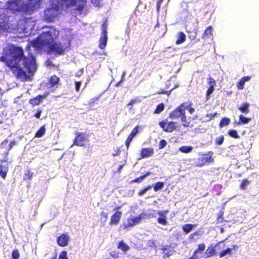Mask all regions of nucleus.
Masks as SVG:
<instances>
[{
  "label": "nucleus",
  "mask_w": 259,
  "mask_h": 259,
  "mask_svg": "<svg viewBox=\"0 0 259 259\" xmlns=\"http://www.w3.org/2000/svg\"><path fill=\"white\" fill-rule=\"evenodd\" d=\"M208 84L209 86H212L214 87V86L216 85V82L215 80L212 77H210L208 78Z\"/></svg>",
  "instance_id": "obj_52"
},
{
  "label": "nucleus",
  "mask_w": 259,
  "mask_h": 259,
  "mask_svg": "<svg viewBox=\"0 0 259 259\" xmlns=\"http://www.w3.org/2000/svg\"><path fill=\"white\" fill-rule=\"evenodd\" d=\"M49 93H45L43 95H38L37 96L29 99V103L33 107L39 105L42 101L46 98Z\"/></svg>",
  "instance_id": "obj_11"
},
{
  "label": "nucleus",
  "mask_w": 259,
  "mask_h": 259,
  "mask_svg": "<svg viewBox=\"0 0 259 259\" xmlns=\"http://www.w3.org/2000/svg\"><path fill=\"white\" fill-rule=\"evenodd\" d=\"M102 34H107V23L104 22L102 25Z\"/></svg>",
  "instance_id": "obj_45"
},
{
  "label": "nucleus",
  "mask_w": 259,
  "mask_h": 259,
  "mask_svg": "<svg viewBox=\"0 0 259 259\" xmlns=\"http://www.w3.org/2000/svg\"><path fill=\"white\" fill-rule=\"evenodd\" d=\"M164 109V104L163 103H160L157 105L154 111V114H159Z\"/></svg>",
  "instance_id": "obj_38"
},
{
  "label": "nucleus",
  "mask_w": 259,
  "mask_h": 259,
  "mask_svg": "<svg viewBox=\"0 0 259 259\" xmlns=\"http://www.w3.org/2000/svg\"><path fill=\"white\" fill-rule=\"evenodd\" d=\"M152 174V172L150 171H147L146 172L144 175H142L144 179H145L146 177L151 175Z\"/></svg>",
  "instance_id": "obj_63"
},
{
  "label": "nucleus",
  "mask_w": 259,
  "mask_h": 259,
  "mask_svg": "<svg viewBox=\"0 0 259 259\" xmlns=\"http://www.w3.org/2000/svg\"><path fill=\"white\" fill-rule=\"evenodd\" d=\"M75 138L73 140V145L82 147L85 145L88 141V136L85 133L76 132Z\"/></svg>",
  "instance_id": "obj_9"
},
{
  "label": "nucleus",
  "mask_w": 259,
  "mask_h": 259,
  "mask_svg": "<svg viewBox=\"0 0 259 259\" xmlns=\"http://www.w3.org/2000/svg\"><path fill=\"white\" fill-rule=\"evenodd\" d=\"M55 30H49L42 32L39 35L44 45L49 47L57 38L55 34Z\"/></svg>",
  "instance_id": "obj_6"
},
{
  "label": "nucleus",
  "mask_w": 259,
  "mask_h": 259,
  "mask_svg": "<svg viewBox=\"0 0 259 259\" xmlns=\"http://www.w3.org/2000/svg\"><path fill=\"white\" fill-rule=\"evenodd\" d=\"M193 147L191 146H183L179 148V150L184 153H188L192 151Z\"/></svg>",
  "instance_id": "obj_34"
},
{
  "label": "nucleus",
  "mask_w": 259,
  "mask_h": 259,
  "mask_svg": "<svg viewBox=\"0 0 259 259\" xmlns=\"http://www.w3.org/2000/svg\"><path fill=\"white\" fill-rule=\"evenodd\" d=\"M250 183V181L247 179H244L240 185V188L242 190H246V187Z\"/></svg>",
  "instance_id": "obj_40"
},
{
  "label": "nucleus",
  "mask_w": 259,
  "mask_h": 259,
  "mask_svg": "<svg viewBox=\"0 0 259 259\" xmlns=\"http://www.w3.org/2000/svg\"><path fill=\"white\" fill-rule=\"evenodd\" d=\"M213 161V159L211 155L208 154H204L201 157L198 158V163L197 166L201 167L207 163H209Z\"/></svg>",
  "instance_id": "obj_13"
},
{
  "label": "nucleus",
  "mask_w": 259,
  "mask_h": 259,
  "mask_svg": "<svg viewBox=\"0 0 259 259\" xmlns=\"http://www.w3.org/2000/svg\"><path fill=\"white\" fill-rule=\"evenodd\" d=\"M244 84H245L244 81L242 79V78H241L239 80V81H238V82L237 83V87L238 89H239V90H242V89H243L244 88Z\"/></svg>",
  "instance_id": "obj_47"
},
{
  "label": "nucleus",
  "mask_w": 259,
  "mask_h": 259,
  "mask_svg": "<svg viewBox=\"0 0 259 259\" xmlns=\"http://www.w3.org/2000/svg\"><path fill=\"white\" fill-rule=\"evenodd\" d=\"M41 111V109H38L36 112L34 114V117L37 118H39L40 117Z\"/></svg>",
  "instance_id": "obj_59"
},
{
  "label": "nucleus",
  "mask_w": 259,
  "mask_h": 259,
  "mask_svg": "<svg viewBox=\"0 0 259 259\" xmlns=\"http://www.w3.org/2000/svg\"><path fill=\"white\" fill-rule=\"evenodd\" d=\"M51 8L45 10V19L49 22H53L57 16V12L63 8H68L77 5L76 0H50Z\"/></svg>",
  "instance_id": "obj_2"
},
{
  "label": "nucleus",
  "mask_w": 259,
  "mask_h": 259,
  "mask_svg": "<svg viewBox=\"0 0 259 259\" xmlns=\"http://www.w3.org/2000/svg\"><path fill=\"white\" fill-rule=\"evenodd\" d=\"M46 125H43L41 126L39 129L36 132L34 137L35 138H41L43 137L46 133Z\"/></svg>",
  "instance_id": "obj_23"
},
{
  "label": "nucleus",
  "mask_w": 259,
  "mask_h": 259,
  "mask_svg": "<svg viewBox=\"0 0 259 259\" xmlns=\"http://www.w3.org/2000/svg\"><path fill=\"white\" fill-rule=\"evenodd\" d=\"M99 98H100V97L98 96V97H96L91 99L89 101V102L88 103V105L90 106H92L96 101H97L99 100Z\"/></svg>",
  "instance_id": "obj_53"
},
{
  "label": "nucleus",
  "mask_w": 259,
  "mask_h": 259,
  "mask_svg": "<svg viewBox=\"0 0 259 259\" xmlns=\"http://www.w3.org/2000/svg\"><path fill=\"white\" fill-rule=\"evenodd\" d=\"M218 115V113H209V114H207L206 115V117H208L209 118V119H208V121L212 119L215 116H216L217 115Z\"/></svg>",
  "instance_id": "obj_57"
},
{
  "label": "nucleus",
  "mask_w": 259,
  "mask_h": 259,
  "mask_svg": "<svg viewBox=\"0 0 259 259\" xmlns=\"http://www.w3.org/2000/svg\"><path fill=\"white\" fill-rule=\"evenodd\" d=\"M32 47L36 51H39L45 47L39 35L31 40L26 47L28 56L25 57L21 48L10 46L3 50L0 60L12 71L14 76L23 81L29 77L27 73L32 74L36 68L35 59L31 51Z\"/></svg>",
  "instance_id": "obj_1"
},
{
  "label": "nucleus",
  "mask_w": 259,
  "mask_h": 259,
  "mask_svg": "<svg viewBox=\"0 0 259 259\" xmlns=\"http://www.w3.org/2000/svg\"><path fill=\"white\" fill-rule=\"evenodd\" d=\"M21 0H10L6 4V9L13 14L22 13Z\"/></svg>",
  "instance_id": "obj_7"
},
{
  "label": "nucleus",
  "mask_w": 259,
  "mask_h": 259,
  "mask_svg": "<svg viewBox=\"0 0 259 259\" xmlns=\"http://www.w3.org/2000/svg\"><path fill=\"white\" fill-rule=\"evenodd\" d=\"M202 257V255H196L195 253H193L192 255L189 257L188 259H199Z\"/></svg>",
  "instance_id": "obj_60"
},
{
  "label": "nucleus",
  "mask_w": 259,
  "mask_h": 259,
  "mask_svg": "<svg viewBox=\"0 0 259 259\" xmlns=\"http://www.w3.org/2000/svg\"><path fill=\"white\" fill-rule=\"evenodd\" d=\"M65 41L63 43L60 41H54L48 47V53L57 55L64 54L66 50L69 49L71 45V39L70 38L66 39Z\"/></svg>",
  "instance_id": "obj_3"
},
{
  "label": "nucleus",
  "mask_w": 259,
  "mask_h": 259,
  "mask_svg": "<svg viewBox=\"0 0 259 259\" xmlns=\"http://www.w3.org/2000/svg\"><path fill=\"white\" fill-rule=\"evenodd\" d=\"M159 125L163 131L167 133H171L177 128V123L168 121V118L160 121Z\"/></svg>",
  "instance_id": "obj_8"
},
{
  "label": "nucleus",
  "mask_w": 259,
  "mask_h": 259,
  "mask_svg": "<svg viewBox=\"0 0 259 259\" xmlns=\"http://www.w3.org/2000/svg\"><path fill=\"white\" fill-rule=\"evenodd\" d=\"M137 102V100H136V99H132L126 105L127 106H130L132 105H133V104L135 103L136 102Z\"/></svg>",
  "instance_id": "obj_61"
},
{
  "label": "nucleus",
  "mask_w": 259,
  "mask_h": 259,
  "mask_svg": "<svg viewBox=\"0 0 259 259\" xmlns=\"http://www.w3.org/2000/svg\"><path fill=\"white\" fill-rule=\"evenodd\" d=\"M81 85V81H77L75 82V91L78 92L80 90V88Z\"/></svg>",
  "instance_id": "obj_54"
},
{
  "label": "nucleus",
  "mask_w": 259,
  "mask_h": 259,
  "mask_svg": "<svg viewBox=\"0 0 259 259\" xmlns=\"http://www.w3.org/2000/svg\"><path fill=\"white\" fill-rule=\"evenodd\" d=\"M42 0H21L22 13L24 14H32L36 9L39 8Z\"/></svg>",
  "instance_id": "obj_4"
},
{
  "label": "nucleus",
  "mask_w": 259,
  "mask_h": 259,
  "mask_svg": "<svg viewBox=\"0 0 259 259\" xmlns=\"http://www.w3.org/2000/svg\"><path fill=\"white\" fill-rule=\"evenodd\" d=\"M195 227V225L194 224H186L182 226V230L185 233V234H188Z\"/></svg>",
  "instance_id": "obj_30"
},
{
  "label": "nucleus",
  "mask_w": 259,
  "mask_h": 259,
  "mask_svg": "<svg viewBox=\"0 0 259 259\" xmlns=\"http://www.w3.org/2000/svg\"><path fill=\"white\" fill-rule=\"evenodd\" d=\"M228 134L231 137L235 138V139H238L239 138V136L238 134V133L237 131L235 130H230L228 131Z\"/></svg>",
  "instance_id": "obj_42"
},
{
  "label": "nucleus",
  "mask_w": 259,
  "mask_h": 259,
  "mask_svg": "<svg viewBox=\"0 0 259 259\" xmlns=\"http://www.w3.org/2000/svg\"><path fill=\"white\" fill-rule=\"evenodd\" d=\"M198 235V232H195L194 233L191 234L189 236V238L190 239H193L195 235Z\"/></svg>",
  "instance_id": "obj_64"
},
{
  "label": "nucleus",
  "mask_w": 259,
  "mask_h": 259,
  "mask_svg": "<svg viewBox=\"0 0 259 259\" xmlns=\"http://www.w3.org/2000/svg\"><path fill=\"white\" fill-rule=\"evenodd\" d=\"M12 258L13 259H19L20 257V254L18 249H14L13 250L12 253Z\"/></svg>",
  "instance_id": "obj_46"
},
{
  "label": "nucleus",
  "mask_w": 259,
  "mask_h": 259,
  "mask_svg": "<svg viewBox=\"0 0 259 259\" xmlns=\"http://www.w3.org/2000/svg\"><path fill=\"white\" fill-rule=\"evenodd\" d=\"M151 188H152L151 186L148 185V186H147L146 187L144 188V189L140 190L138 192V195L139 196H140L143 195L148 190H149L150 189H151Z\"/></svg>",
  "instance_id": "obj_43"
},
{
  "label": "nucleus",
  "mask_w": 259,
  "mask_h": 259,
  "mask_svg": "<svg viewBox=\"0 0 259 259\" xmlns=\"http://www.w3.org/2000/svg\"><path fill=\"white\" fill-rule=\"evenodd\" d=\"M57 241L59 246L64 247L68 244L69 237L66 234H62L57 238Z\"/></svg>",
  "instance_id": "obj_17"
},
{
  "label": "nucleus",
  "mask_w": 259,
  "mask_h": 259,
  "mask_svg": "<svg viewBox=\"0 0 259 259\" xmlns=\"http://www.w3.org/2000/svg\"><path fill=\"white\" fill-rule=\"evenodd\" d=\"M0 26L3 31L7 30L10 28L9 17L4 13L0 14Z\"/></svg>",
  "instance_id": "obj_12"
},
{
  "label": "nucleus",
  "mask_w": 259,
  "mask_h": 259,
  "mask_svg": "<svg viewBox=\"0 0 259 259\" xmlns=\"http://www.w3.org/2000/svg\"><path fill=\"white\" fill-rule=\"evenodd\" d=\"M108 214L107 212L104 211L101 212L100 219L103 224H104L106 222L108 219Z\"/></svg>",
  "instance_id": "obj_41"
},
{
  "label": "nucleus",
  "mask_w": 259,
  "mask_h": 259,
  "mask_svg": "<svg viewBox=\"0 0 259 259\" xmlns=\"http://www.w3.org/2000/svg\"><path fill=\"white\" fill-rule=\"evenodd\" d=\"M205 245L204 243H202L198 244L197 248L194 251V253L196 255H201L205 249Z\"/></svg>",
  "instance_id": "obj_24"
},
{
  "label": "nucleus",
  "mask_w": 259,
  "mask_h": 259,
  "mask_svg": "<svg viewBox=\"0 0 259 259\" xmlns=\"http://www.w3.org/2000/svg\"><path fill=\"white\" fill-rule=\"evenodd\" d=\"M249 104L245 102L243 103L242 105L238 108V109L242 112L244 114H247L249 112Z\"/></svg>",
  "instance_id": "obj_28"
},
{
  "label": "nucleus",
  "mask_w": 259,
  "mask_h": 259,
  "mask_svg": "<svg viewBox=\"0 0 259 259\" xmlns=\"http://www.w3.org/2000/svg\"><path fill=\"white\" fill-rule=\"evenodd\" d=\"M224 140V137L223 136H221L217 137L215 140V143L217 145H221Z\"/></svg>",
  "instance_id": "obj_44"
},
{
  "label": "nucleus",
  "mask_w": 259,
  "mask_h": 259,
  "mask_svg": "<svg viewBox=\"0 0 259 259\" xmlns=\"http://www.w3.org/2000/svg\"><path fill=\"white\" fill-rule=\"evenodd\" d=\"M60 81V79L59 77L57 75H54L51 76L49 79V84H50V87L52 88L57 86L59 84Z\"/></svg>",
  "instance_id": "obj_20"
},
{
  "label": "nucleus",
  "mask_w": 259,
  "mask_h": 259,
  "mask_svg": "<svg viewBox=\"0 0 259 259\" xmlns=\"http://www.w3.org/2000/svg\"><path fill=\"white\" fill-rule=\"evenodd\" d=\"M164 0H157L156 2V9L158 12L160 11L161 5Z\"/></svg>",
  "instance_id": "obj_55"
},
{
  "label": "nucleus",
  "mask_w": 259,
  "mask_h": 259,
  "mask_svg": "<svg viewBox=\"0 0 259 259\" xmlns=\"http://www.w3.org/2000/svg\"><path fill=\"white\" fill-rule=\"evenodd\" d=\"M230 122V119L229 118L224 117L223 118L220 122L219 126L222 128L224 126H227L229 124Z\"/></svg>",
  "instance_id": "obj_35"
},
{
  "label": "nucleus",
  "mask_w": 259,
  "mask_h": 259,
  "mask_svg": "<svg viewBox=\"0 0 259 259\" xmlns=\"http://www.w3.org/2000/svg\"><path fill=\"white\" fill-rule=\"evenodd\" d=\"M164 187V183L162 182H156L153 186L154 190L155 192L162 189Z\"/></svg>",
  "instance_id": "obj_37"
},
{
  "label": "nucleus",
  "mask_w": 259,
  "mask_h": 259,
  "mask_svg": "<svg viewBox=\"0 0 259 259\" xmlns=\"http://www.w3.org/2000/svg\"><path fill=\"white\" fill-rule=\"evenodd\" d=\"M186 36L183 32H180L178 34L177 39L176 41V45H180L186 41Z\"/></svg>",
  "instance_id": "obj_25"
},
{
  "label": "nucleus",
  "mask_w": 259,
  "mask_h": 259,
  "mask_svg": "<svg viewBox=\"0 0 259 259\" xmlns=\"http://www.w3.org/2000/svg\"><path fill=\"white\" fill-rule=\"evenodd\" d=\"M227 254L232 255V249L230 248H227L220 252L219 256L220 257H223L226 255Z\"/></svg>",
  "instance_id": "obj_36"
},
{
  "label": "nucleus",
  "mask_w": 259,
  "mask_h": 259,
  "mask_svg": "<svg viewBox=\"0 0 259 259\" xmlns=\"http://www.w3.org/2000/svg\"><path fill=\"white\" fill-rule=\"evenodd\" d=\"M110 255L114 259H118L119 258L118 253L114 251L110 252Z\"/></svg>",
  "instance_id": "obj_58"
},
{
  "label": "nucleus",
  "mask_w": 259,
  "mask_h": 259,
  "mask_svg": "<svg viewBox=\"0 0 259 259\" xmlns=\"http://www.w3.org/2000/svg\"><path fill=\"white\" fill-rule=\"evenodd\" d=\"M59 259H68L66 251H62L59 256Z\"/></svg>",
  "instance_id": "obj_49"
},
{
  "label": "nucleus",
  "mask_w": 259,
  "mask_h": 259,
  "mask_svg": "<svg viewBox=\"0 0 259 259\" xmlns=\"http://www.w3.org/2000/svg\"><path fill=\"white\" fill-rule=\"evenodd\" d=\"M117 248L121 249L124 252L127 251L130 249L129 246L123 240L119 242Z\"/></svg>",
  "instance_id": "obj_29"
},
{
  "label": "nucleus",
  "mask_w": 259,
  "mask_h": 259,
  "mask_svg": "<svg viewBox=\"0 0 259 259\" xmlns=\"http://www.w3.org/2000/svg\"><path fill=\"white\" fill-rule=\"evenodd\" d=\"M8 169V166L3 165L2 164H0V176L3 179H5L6 178Z\"/></svg>",
  "instance_id": "obj_26"
},
{
  "label": "nucleus",
  "mask_w": 259,
  "mask_h": 259,
  "mask_svg": "<svg viewBox=\"0 0 259 259\" xmlns=\"http://www.w3.org/2000/svg\"><path fill=\"white\" fill-rule=\"evenodd\" d=\"M173 89H170L169 91H165L163 89H160L158 92V94H165L168 96L170 95L171 92L173 90Z\"/></svg>",
  "instance_id": "obj_48"
},
{
  "label": "nucleus",
  "mask_w": 259,
  "mask_h": 259,
  "mask_svg": "<svg viewBox=\"0 0 259 259\" xmlns=\"http://www.w3.org/2000/svg\"><path fill=\"white\" fill-rule=\"evenodd\" d=\"M33 172L31 171L30 168H27L25 170L23 176V180L24 181H28L32 180L33 176Z\"/></svg>",
  "instance_id": "obj_21"
},
{
  "label": "nucleus",
  "mask_w": 259,
  "mask_h": 259,
  "mask_svg": "<svg viewBox=\"0 0 259 259\" xmlns=\"http://www.w3.org/2000/svg\"><path fill=\"white\" fill-rule=\"evenodd\" d=\"M76 1L78 2V4L76 10L79 11H82L85 6L86 1L85 0H76Z\"/></svg>",
  "instance_id": "obj_33"
},
{
  "label": "nucleus",
  "mask_w": 259,
  "mask_h": 259,
  "mask_svg": "<svg viewBox=\"0 0 259 259\" xmlns=\"http://www.w3.org/2000/svg\"><path fill=\"white\" fill-rule=\"evenodd\" d=\"M141 219V215L136 217L128 218L126 221L127 223L123 224V228L126 229L136 225L140 222Z\"/></svg>",
  "instance_id": "obj_15"
},
{
  "label": "nucleus",
  "mask_w": 259,
  "mask_h": 259,
  "mask_svg": "<svg viewBox=\"0 0 259 259\" xmlns=\"http://www.w3.org/2000/svg\"><path fill=\"white\" fill-rule=\"evenodd\" d=\"M239 121L238 123L239 124H246L249 122L250 119L249 118H246L243 116L242 115H240L239 117Z\"/></svg>",
  "instance_id": "obj_39"
},
{
  "label": "nucleus",
  "mask_w": 259,
  "mask_h": 259,
  "mask_svg": "<svg viewBox=\"0 0 259 259\" xmlns=\"http://www.w3.org/2000/svg\"><path fill=\"white\" fill-rule=\"evenodd\" d=\"M221 243V242H219L214 245L211 244L208 246L204 253L203 255V257L206 258L214 255L216 254L215 247L218 246Z\"/></svg>",
  "instance_id": "obj_14"
},
{
  "label": "nucleus",
  "mask_w": 259,
  "mask_h": 259,
  "mask_svg": "<svg viewBox=\"0 0 259 259\" xmlns=\"http://www.w3.org/2000/svg\"><path fill=\"white\" fill-rule=\"evenodd\" d=\"M170 247V245H164L161 248L166 257H169L172 254V251L169 249Z\"/></svg>",
  "instance_id": "obj_31"
},
{
  "label": "nucleus",
  "mask_w": 259,
  "mask_h": 259,
  "mask_svg": "<svg viewBox=\"0 0 259 259\" xmlns=\"http://www.w3.org/2000/svg\"><path fill=\"white\" fill-rule=\"evenodd\" d=\"M144 179L143 177L142 176H141L140 177L136 178L134 180L131 181V183H140L142 182L144 180Z\"/></svg>",
  "instance_id": "obj_51"
},
{
  "label": "nucleus",
  "mask_w": 259,
  "mask_h": 259,
  "mask_svg": "<svg viewBox=\"0 0 259 259\" xmlns=\"http://www.w3.org/2000/svg\"><path fill=\"white\" fill-rule=\"evenodd\" d=\"M167 145V142L165 140H161L159 143V149H162L164 148Z\"/></svg>",
  "instance_id": "obj_50"
},
{
  "label": "nucleus",
  "mask_w": 259,
  "mask_h": 259,
  "mask_svg": "<svg viewBox=\"0 0 259 259\" xmlns=\"http://www.w3.org/2000/svg\"><path fill=\"white\" fill-rule=\"evenodd\" d=\"M223 215H224V211L221 210L218 212V213L217 214V220H216L217 224L222 223L224 222H227V221L224 220Z\"/></svg>",
  "instance_id": "obj_32"
},
{
  "label": "nucleus",
  "mask_w": 259,
  "mask_h": 259,
  "mask_svg": "<svg viewBox=\"0 0 259 259\" xmlns=\"http://www.w3.org/2000/svg\"><path fill=\"white\" fill-rule=\"evenodd\" d=\"M168 118L171 119H178L181 118V121L184 122V126L188 127L189 124L187 123V117L186 115V112L185 109L183 108V105L182 104L178 107L176 108L169 114Z\"/></svg>",
  "instance_id": "obj_5"
},
{
  "label": "nucleus",
  "mask_w": 259,
  "mask_h": 259,
  "mask_svg": "<svg viewBox=\"0 0 259 259\" xmlns=\"http://www.w3.org/2000/svg\"><path fill=\"white\" fill-rule=\"evenodd\" d=\"M158 214L161 217H159L157 219V222L162 225H166L167 222L166 219V216L164 215V213L162 211H159Z\"/></svg>",
  "instance_id": "obj_27"
},
{
  "label": "nucleus",
  "mask_w": 259,
  "mask_h": 259,
  "mask_svg": "<svg viewBox=\"0 0 259 259\" xmlns=\"http://www.w3.org/2000/svg\"><path fill=\"white\" fill-rule=\"evenodd\" d=\"M212 35V27L211 26H208L202 35V38L204 39L209 38Z\"/></svg>",
  "instance_id": "obj_22"
},
{
  "label": "nucleus",
  "mask_w": 259,
  "mask_h": 259,
  "mask_svg": "<svg viewBox=\"0 0 259 259\" xmlns=\"http://www.w3.org/2000/svg\"><path fill=\"white\" fill-rule=\"evenodd\" d=\"M244 81V82L249 81L251 79V76H244L241 78Z\"/></svg>",
  "instance_id": "obj_62"
},
{
  "label": "nucleus",
  "mask_w": 259,
  "mask_h": 259,
  "mask_svg": "<svg viewBox=\"0 0 259 259\" xmlns=\"http://www.w3.org/2000/svg\"><path fill=\"white\" fill-rule=\"evenodd\" d=\"M154 153V150L152 148H143L140 151L141 158H147L151 156Z\"/></svg>",
  "instance_id": "obj_16"
},
{
  "label": "nucleus",
  "mask_w": 259,
  "mask_h": 259,
  "mask_svg": "<svg viewBox=\"0 0 259 259\" xmlns=\"http://www.w3.org/2000/svg\"><path fill=\"white\" fill-rule=\"evenodd\" d=\"M138 126H136L133 129V130L132 131V132H131V133L130 134V135H128V136L127 137V138L126 140L125 145L126 146L127 149L128 148V147L130 146V143L132 141L133 138L138 134Z\"/></svg>",
  "instance_id": "obj_18"
},
{
  "label": "nucleus",
  "mask_w": 259,
  "mask_h": 259,
  "mask_svg": "<svg viewBox=\"0 0 259 259\" xmlns=\"http://www.w3.org/2000/svg\"><path fill=\"white\" fill-rule=\"evenodd\" d=\"M214 91V87L212 86H209L207 92H206V96L208 97Z\"/></svg>",
  "instance_id": "obj_56"
},
{
  "label": "nucleus",
  "mask_w": 259,
  "mask_h": 259,
  "mask_svg": "<svg viewBox=\"0 0 259 259\" xmlns=\"http://www.w3.org/2000/svg\"><path fill=\"white\" fill-rule=\"evenodd\" d=\"M107 40V34H102V36L99 39V48L102 50H104L106 47Z\"/></svg>",
  "instance_id": "obj_19"
},
{
  "label": "nucleus",
  "mask_w": 259,
  "mask_h": 259,
  "mask_svg": "<svg viewBox=\"0 0 259 259\" xmlns=\"http://www.w3.org/2000/svg\"><path fill=\"white\" fill-rule=\"evenodd\" d=\"M120 208V206H117L114 208L115 212L111 216L109 222L110 225H116L119 223L122 214V211L119 210Z\"/></svg>",
  "instance_id": "obj_10"
}]
</instances>
